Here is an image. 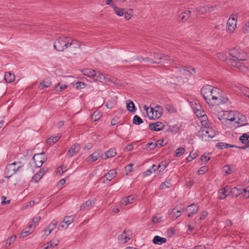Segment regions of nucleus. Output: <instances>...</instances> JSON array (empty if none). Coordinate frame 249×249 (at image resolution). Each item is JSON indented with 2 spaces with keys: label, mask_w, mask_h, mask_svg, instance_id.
I'll use <instances>...</instances> for the list:
<instances>
[{
  "label": "nucleus",
  "mask_w": 249,
  "mask_h": 249,
  "mask_svg": "<svg viewBox=\"0 0 249 249\" xmlns=\"http://www.w3.org/2000/svg\"><path fill=\"white\" fill-rule=\"evenodd\" d=\"M83 74L91 78L93 81H99L108 85L113 84L117 86H123V82L117 78L111 77L109 75H104L99 71H96L90 69L83 70Z\"/></svg>",
  "instance_id": "nucleus-1"
},
{
  "label": "nucleus",
  "mask_w": 249,
  "mask_h": 249,
  "mask_svg": "<svg viewBox=\"0 0 249 249\" xmlns=\"http://www.w3.org/2000/svg\"><path fill=\"white\" fill-rule=\"evenodd\" d=\"M229 54L231 58L228 60L227 63L236 67L240 71L246 72L248 69L243 65L242 61L247 59V54L239 48H234L230 51Z\"/></svg>",
  "instance_id": "nucleus-2"
},
{
  "label": "nucleus",
  "mask_w": 249,
  "mask_h": 249,
  "mask_svg": "<svg viewBox=\"0 0 249 249\" xmlns=\"http://www.w3.org/2000/svg\"><path fill=\"white\" fill-rule=\"evenodd\" d=\"M202 96L207 104L213 106L219 105L220 104L226 103L228 100L227 97L220 96L218 97L216 96H212V94H208L207 96L202 94Z\"/></svg>",
  "instance_id": "nucleus-3"
},
{
  "label": "nucleus",
  "mask_w": 249,
  "mask_h": 249,
  "mask_svg": "<svg viewBox=\"0 0 249 249\" xmlns=\"http://www.w3.org/2000/svg\"><path fill=\"white\" fill-rule=\"evenodd\" d=\"M70 38L62 36L57 38L53 44L54 48L58 51H63L71 46Z\"/></svg>",
  "instance_id": "nucleus-4"
},
{
  "label": "nucleus",
  "mask_w": 249,
  "mask_h": 249,
  "mask_svg": "<svg viewBox=\"0 0 249 249\" xmlns=\"http://www.w3.org/2000/svg\"><path fill=\"white\" fill-rule=\"evenodd\" d=\"M23 166L21 162H14L7 165L4 171L5 178H9Z\"/></svg>",
  "instance_id": "nucleus-5"
},
{
  "label": "nucleus",
  "mask_w": 249,
  "mask_h": 249,
  "mask_svg": "<svg viewBox=\"0 0 249 249\" xmlns=\"http://www.w3.org/2000/svg\"><path fill=\"white\" fill-rule=\"evenodd\" d=\"M35 163V166L37 168H39L42 166L43 163L47 160V157L45 155L44 152L36 154L32 158Z\"/></svg>",
  "instance_id": "nucleus-6"
},
{
  "label": "nucleus",
  "mask_w": 249,
  "mask_h": 249,
  "mask_svg": "<svg viewBox=\"0 0 249 249\" xmlns=\"http://www.w3.org/2000/svg\"><path fill=\"white\" fill-rule=\"evenodd\" d=\"M223 91L221 89L207 85L201 88L200 93H221Z\"/></svg>",
  "instance_id": "nucleus-7"
},
{
  "label": "nucleus",
  "mask_w": 249,
  "mask_h": 249,
  "mask_svg": "<svg viewBox=\"0 0 249 249\" xmlns=\"http://www.w3.org/2000/svg\"><path fill=\"white\" fill-rule=\"evenodd\" d=\"M154 59H152V63L159 64L161 62V60H169V57L168 55H165L161 53H156L153 54Z\"/></svg>",
  "instance_id": "nucleus-8"
},
{
  "label": "nucleus",
  "mask_w": 249,
  "mask_h": 249,
  "mask_svg": "<svg viewBox=\"0 0 249 249\" xmlns=\"http://www.w3.org/2000/svg\"><path fill=\"white\" fill-rule=\"evenodd\" d=\"M35 227L34 226V224L32 223L27 227H26L21 232L20 235V238H25L32 233Z\"/></svg>",
  "instance_id": "nucleus-9"
},
{
  "label": "nucleus",
  "mask_w": 249,
  "mask_h": 249,
  "mask_svg": "<svg viewBox=\"0 0 249 249\" xmlns=\"http://www.w3.org/2000/svg\"><path fill=\"white\" fill-rule=\"evenodd\" d=\"M199 209L197 204L193 203L187 207L186 211L188 213V217H191L193 215L196 214Z\"/></svg>",
  "instance_id": "nucleus-10"
},
{
  "label": "nucleus",
  "mask_w": 249,
  "mask_h": 249,
  "mask_svg": "<svg viewBox=\"0 0 249 249\" xmlns=\"http://www.w3.org/2000/svg\"><path fill=\"white\" fill-rule=\"evenodd\" d=\"M80 148L78 143H75L71 146L68 150L67 155L68 157H71L73 155L79 152Z\"/></svg>",
  "instance_id": "nucleus-11"
},
{
  "label": "nucleus",
  "mask_w": 249,
  "mask_h": 249,
  "mask_svg": "<svg viewBox=\"0 0 249 249\" xmlns=\"http://www.w3.org/2000/svg\"><path fill=\"white\" fill-rule=\"evenodd\" d=\"M164 124L162 122H157L149 124V128L152 131H159L162 130L164 127Z\"/></svg>",
  "instance_id": "nucleus-12"
},
{
  "label": "nucleus",
  "mask_w": 249,
  "mask_h": 249,
  "mask_svg": "<svg viewBox=\"0 0 249 249\" xmlns=\"http://www.w3.org/2000/svg\"><path fill=\"white\" fill-rule=\"evenodd\" d=\"M239 141L243 144L246 145V146L239 147L238 148L242 149H244L247 147H249V135L244 133L239 138Z\"/></svg>",
  "instance_id": "nucleus-13"
},
{
  "label": "nucleus",
  "mask_w": 249,
  "mask_h": 249,
  "mask_svg": "<svg viewBox=\"0 0 249 249\" xmlns=\"http://www.w3.org/2000/svg\"><path fill=\"white\" fill-rule=\"evenodd\" d=\"M202 135L212 138L215 135V131L212 128L208 127L206 129H203L201 131Z\"/></svg>",
  "instance_id": "nucleus-14"
},
{
  "label": "nucleus",
  "mask_w": 249,
  "mask_h": 249,
  "mask_svg": "<svg viewBox=\"0 0 249 249\" xmlns=\"http://www.w3.org/2000/svg\"><path fill=\"white\" fill-rule=\"evenodd\" d=\"M247 188L239 189L237 187H233L231 189V193L233 196L237 197L239 195L242 194L243 193H247Z\"/></svg>",
  "instance_id": "nucleus-15"
},
{
  "label": "nucleus",
  "mask_w": 249,
  "mask_h": 249,
  "mask_svg": "<svg viewBox=\"0 0 249 249\" xmlns=\"http://www.w3.org/2000/svg\"><path fill=\"white\" fill-rule=\"evenodd\" d=\"M236 118H237V120L236 121H235V123L240 124L241 125H245L247 124L246 123L247 119L245 116L238 113H237Z\"/></svg>",
  "instance_id": "nucleus-16"
},
{
  "label": "nucleus",
  "mask_w": 249,
  "mask_h": 249,
  "mask_svg": "<svg viewBox=\"0 0 249 249\" xmlns=\"http://www.w3.org/2000/svg\"><path fill=\"white\" fill-rule=\"evenodd\" d=\"M182 72L185 75L191 76L195 74L196 70L191 67H189L188 68L184 67L182 68Z\"/></svg>",
  "instance_id": "nucleus-17"
},
{
  "label": "nucleus",
  "mask_w": 249,
  "mask_h": 249,
  "mask_svg": "<svg viewBox=\"0 0 249 249\" xmlns=\"http://www.w3.org/2000/svg\"><path fill=\"white\" fill-rule=\"evenodd\" d=\"M94 202L95 201L94 200H87L80 206V210L85 211L88 210L89 208L94 203Z\"/></svg>",
  "instance_id": "nucleus-18"
},
{
  "label": "nucleus",
  "mask_w": 249,
  "mask_h": 249,
  "mask_svg": "<svg viewBox=\"0 0 249 249\" xmlns=\"http://www.w3.org/2000/svg\"><path fill=\"white\" fill-rule=\"evenodd\" d=\"M100 154L96 151L91 154L87 158V161L89 163H92L95 161L100 157Z\"/></svg>",
  "instance_id": "nucleus-19"
},
{
  "label": "nucleus",
  "mask_w": 249,
  "mask_h": 249,
  "mask_svg": "<svg viewBox=\"0 0 249 249\" xmlns=\"http://www.w3.org/2000/svg\"><path fill=\"white\" fill-rule=\"evenodd\" d=\"M111 7L113 8L115 14L118 16L121 17L124 14V8H121L116 6L114 3L111 4Z\"/></svg>",
  "instance_id": "nucleus-20"
},
{
  "label": "nucleus",
  "mask_w": 249,
  "mask_h": 249,
  "mask_svg": "<svg viewBox=\"0 0 249 249\" xmlns=\"http://www.w3.org/2000/svg\"><path fill=\"white\" fill-rule=\"evenodd\" d=\"M134 198L135 197L133 195H130L128 196L123 197L121 201V203L123 205H126L128 203H132L134 199Z\"/></svg>",
  "instance_id": "nucleus-21"
},
{
  "label": "nucleus",
  "mask_w": 249,
  "mask_h": 249,
  "mask_svg": "<svg viewBox=\"0 0 249 249\" xmlns=\"http://www.w3.org/2000/svg\"><path fill=\"white\" fill-rule=\"evenodd\" d=\"M52 82L50 78H47L43 80L42 82L40 83L39 85V88L40 89H43L45 88L50 87L51 85Z\"/></svg>",
  "instance_id": "nucleus-22"
},
{
  "label": "nucleus",
  "mask_w": 249,
  "mask_h": 249,
  "mask_svg": "<svg viewBox=\"0 0 249 249\" xmlns=\"http://www.w3.org/2000/svg\"><path fill=\"white\" fill-rule=\"evenodd\" d=\"M15 75L10 71L5 72L4 79L7 83H11L15 80Z\"/></svg>",
  "instance_id": "nucleus-23"
},
{
  "label": "nucleus",
  "mask_w": 249,
  "mask_h": 249,
  "mask_svg": "<svg viewBox=\"0 0 249 249\" xmlns=\"http://www.w3.org/2000/svg\"><path fill=\"white\" fill-rule=\"evenodd\" d=\"M166 241L167 239L165 238L161 237L158 235L155 236L153 239V242L155 244L161 245L166 242Z\"/></svg>",
  "instance_id": "nucleus-24"
},
{
  "label": "nucleus",
  "mask_w": 249,
  "mask_h": 249,
  "mask_svg": "<svg viewBox=\"0 0 249 249\" xmlns=\"http://www.w3.org/2000/svg\"><path fill=\"white\" fill-rule=\"evenodd\" d=\"M191 11L190 10H186L183 13H181L179 15V19L183 21L186 20L191 16Z\"/></svg>",
  "instance_id": "nucleus-25"
},
{
  "label": "nucleus",
  "mask_w": 249,
  "mask_h": 249,
  "mask_svg": "<svg viewBox=\"0 0 249 249\" xmlns=\"http://www.w3.org/2000/svg\"><path fill=\"white\" fill-rule=\"evenodd\" d=\"M126 108L129 111L131 112H134L136 110L133 102L130 100H128L126 101Z\"/></svg>",
  "instance_id": "nucleus-26"
},
{
  "label": "nucleus",
  "mask_w": 249,
  "mask_h": 249,
  "mask_svg": "<svg viewBox=\"0 0 249 249\" xmlns=\"http://www.w3.org/2000/svg\"><path fill=\"white\" fill-rule=\"evenodd\" d=\"M236 112H234V111H230L228 112L227 119L231 122H235V121H236L237 120V118H236Z\"/></svg>",
  "instance_id": "nucleus-27"
},
{
  "label": "nucleus",
  "mask_w": 249,
  "mask_h": 249,
  "mask_svg": "<svg viewBox=\"0 0 249 249\" xmlns=\"http://www.w3.org/2000/svg\"><path fill=\"white\" fill-rule=\"evenodd\" d=\"M144 108L146 110V113L149 118L154 119V108L153 107H146V106H144Z\"/></svg>",
  "instance_id": "nucleus-28"
},
{
  "label": "nucleus",
  "mask_w": 249,
  "mask_h": 249,
  "mask_svg": "<svg viewBox=\"0 0 249 249\" xmlns=\"http://www.w3.org/2000/svg\"><path fill=\"white\" fill-rule=\"evenodd\" d=\"M116 154L115 149L110 148L105 153L106 159L114 157Z\"/></svg>",
  "instance_id": "nucleus-29"
},
{
  "label": "nucleus",
  "mask_w": 249,
  "mask_h": 249,
  "mask_svg": "<svg viewBox=\"0 0 249 249\" xmlns=\"http://www.w3.org/2000/svg\"><path fill=\"white\" fill-rule=\"evenodd\" d=\"M117 172L114 170H110L108 171V172L106 175V177H107V179L109 181L112 180L115 177Z\"/></svg>",
  "instance_id": "nucleus-30"
},
{
  "label": "nucleus",
  "mask_w": 249,
  "mask_h": 249,
  "mask_svg": "<svg viewBox=\"0 0 249 249\" xmlns=\"http://www.w3.org/2000/svg\"><path fill=\"white\" fill-rule=\"evenodd\" d=\"M67 88V86L66 85L60 82L55 87L54 89L56 92H61Z\"/></svg>",
  "instance_id": "nucleus-31"
},
{
  "label": "nucleus",
  "mask_w": 249,
  "mask_h": 249,
  "mask_svg": "<svg viewBox=\"0 0 249 249\" xmlns=\"http://www.w3.org/2000/svg\"><path fill=\"white\" fill-rule=\"evenodd\" d=\"M60 136H57L56 137H53L52 138H50L47 140V143L50 145L53 144L56 142H57Z\"/></svg>",
  "instance_id": "nucleus-32"
},
{
  "label": "nucleus",
  "mask_w": 249,
  "mask_h": 249,
  "mask_svg": "<svg viewBox=\"0 0 249 249\" xmlns=\"http://www.w3.org/2000/svg\"><path fill=\"white\" fill-rule=\"evenodd\" d=\"M73 219L72 216H66L63 219V223H65L67 226H68L73 222Z\"/></svg>",
  "instance_id": "nucleus-33"
},
{
  "label": "nucleus",
  "mask_w": 249,
  "mask_h": 249,
  "mask_svg": "<svg viewBox=\"0 0 249 249\" xmlns=\"http://www.w3.org/2000/svg\"><path fill=\"white\" fill-rule=\"evenodd\" d=\"M185 151L184 148L180 147L176 150L174 156L176 157H180L184 153Z\"/></svg>",
  "instance_id": "nucleus-34"
},
{
  "label": "nucleus",
  "mask_w": 249,
  "mask_h": 249,
  "mask_svg": "<svg viewBox=\"0 0 249 249\" xmlns=\"http://www.w3.org/2000/svg\"><path fill=\"white\" fill-rule=\"evenodd\" d=\"M117 97L115 96V99H113L111 101H108L106 104V106L107 108H112L117 103L116 100L117 99Z\"/></svg>",
  "instance_id": "nucleus-35"
},
{
  "label": "nucleus",
  "mask_w": 249,
  "mask_h": 249,
  "mask_svg": "<svg viewBox=\"0 0 249 249\" xmlns=\"http://www.w3.org/2000/svg\"><path fill=\"white\" fill-rule=\"evenodd\" d=\"M57 224V221H53L49 225V226L47 227L49 229V231L48 233H47V235H48L51 233L53 229L55 228V227L56 226Z\"/></svg>",
  "instance_id": "nucleus-36"
},
{
  "label": "nucleus",
  "mask_w": 249,
  "mask_h": 249,
  "mask_svg": "<svg viewBox=\"0 0 249 249\" xmlns=\"http://www.w3.org/2000/svg\"><path fill=\"white\" fill-rule=\"evenodd\" d=\"M132 122L135 124L139 125L143 123V120L140 117L136 115L133 117Z\"/></svg>",
  "instance_id": "nucleus-37"
},
{
  "label": "nucleus",
  "mask_w": 249,
  "mask_h": 249,
  "mask_svg": "<svg viewBox=\"0 0 249 249\" xmlns=\"http://www.w3.org/2000/svg\"><path fill=\"white\" fill-rule=\"evenodd\" d=\"M58 244V240H56L55 241H51L47 244V246L45 248V249H48L49 248H53L56 246Z\"/></svg>",
  "instance_id": "nucleus-38"
},
{
  "label": "nucleus",
  "mask_w": 249,
  "mask_h": 249,
  "mask_svg": "<svg viewBox=\"0 0 249 249\" xmlns=\"http://www.w3.org/2000/svg\"><path fill=\"white\" fill-rule=\"evenodd\" d=\"M130 238L124 234H121L118 236V240L123 243H125L128 240H129Z\"/></svg>",
  "instance_id": "nucleus-39"
},
{
  "label": "nucleus",
  "mask_w": 249,
  "mask_h": 249,
  "mask_svg": "<svg viewBox=\"0 0 249 249\" xmlns=\"http://www.w3.org/2000/svg\"><path fill=\"white\" fill-rule=\"evenodd\" d=\"M67 167L66 166L62 165L59 167L57 168L56 171V174L59 175H61L63 173L66 172L67 171Z\"/></svg>",
  "instance_id": "nucleus-40"
},
{
  "label": "nucleus",
  "mask_w": 249,
  "mask_h": 249,
  "mask_svg": "<svg viewBox=\"0 0 249 249\" xmlns=\"http://www.w3.org/2000/svg\"><path fill=\"white\" fill-rule=\"evenodd\" d=\"M43 176V173H42L41 171H40L39 172L36 174L33 177V179L36 182H37V181L40 180V179Z\"/></svg>",
  "instance_id": "nucleus-41"
},
{
  "label": "nucleus",
  "mask_w": 249,
  "mask_h": 249,
  "mask_svg": "<svg viewBox=\"0 0 249 249\" xmlns=\"http://www.w3.org/2000/svg\"><path fill=\"white\" fill-rule=\"evenodd\" d=\"M167 166V164L166 163V161H162L159 165H158L157 169H159V171L160 172L161 171H163Z\"/></svg>",
  "instance_id": "nucleus-42"
},
{
  "label": "nucleus",
  "mask_w": 249,
  "mask_h": 249,
  "mask_svg": "<svg viewBox=\"0 0 249 249\" xmlns=\"http://www.w3.org/2000/svg\"><path fill=\"white\" fill-rule=\"evenodd\" d=\"M16 238V235H13L11 236L10 237L8 238L6 241H5V246H9L12 243H13L15 239Z\"/></svg>",
  "instance_id": "nucleus-43"
},
{
  "label": "nucleus",
  "mask_w": 249,
  "mask_h": 249,
  "mask_svg": "<svg viewBox=\"0 0 249 249\" xmlns=\"http://www.w3.org/2000/svg\"><path fill=\"white\" fill-rule=\"evenodd\" d=\"M220 191L221 195L219 196V198L220 199H224L228 196L226 188L224 187L221 189Z\"/></svg>",
  "instance_id": "nucleus-44"
},
{
  "label": "nucleus",
  "mask_w": 249,
  "mask_h": 249,
  "mask_svg": "<svg viewBox=\"0 0 249 249\" xmlns=\"http://www.w3.org/2000/svg\"><path fill=\"white\" fill-rule=\"evenodd\" d=\"M74 86L76 89H82L86 87V84L83 82H76Z\"/></svg>",
  "instance_id": "nucleus-45"
},
{
  "label": "nucleus",
  "mask_w": 249,
  "mask_h": 249,
  "mask_svg": "<svg viewBox=\"0 0 249 249\" xmlns=\"http://www.w3.org/2000/svg\"><path fill=\"white\" fill-rule=\"evenodd\" d=\"M180 213L181 212L180 210H178L176 208H175L172 210L171 214L174 215L175 218H177L180 215Z\"/></svg>",
  "instance_id": "nucleus-46"
},
{
  "label": "nucleus",
  "mask_w": 249,
  "mask_h": 249,
  "mask_svg": "<svg viewBox=\"0 0 249 249\" xmlns=\"http://www.w3.org/2000/svg\"><path fill=\"white\" fill-rule=\"evenodd\" d=\"M100 117L101 116L100 115L99 113L97 111L94 112L91 116V119L94 121L98 120Z\"/></svg>",
  "instance_id": "nucleus-47"
},
{
  "label": "nucleus",
  "mask_w": 249,
  "mask_h": 249,
  "mask_svg": "<svg viewBox=\"0 0 249 249\" xmlns=\"http://www.w3.org/2000/svg\"><path fill=\"white\" fill-rule=\"evenodd\" d=\"M171 186V184L170 182L168 181H165L164 182H162L160 186V189H164L167 188H169Z\"/></svg>",
  "instance_id": "nucleus-48"
},
{
  "label": "nucleus",
  "mask_w": 249,
  "mask_h": 249,
  "mask_svg": "<svg viewBox=\"0 0 249 249\" xmlns=\"http://www.w3.org/2000/svg\"><path fill=\"white\" fill-rule=\"evenodd\" d=\"M197 156V154L196 153L191 152L189 156L186 158L187 161H191L195 159Z\"/></svg>",
  "instance_id": "nucleus-49"
},
{
  "label": "nucleus",
  "mask_w": 249,
  "mask_h": 249,
  "mask_svg": "<svg viewBox=\"0 0 249 249\" xmlns=\"http://www.w3.org/2000/svg\"><path fill=\"white\" fill-rule=\"evenodd\" d=\"M132 14V9H129L128 12H124V18L126 20H129L131 18Z\"/></svg>",
  "instance_id": "nucleus-50"
},
{
  "label": "nucleus",
  "mask_w": 249,
  "mask_h": 249,
  "mask_svg": "<svg viewBox=\"0 0 249 249\" xmlns=\"http://www.w3.org/2000/svg\"><path fill=\"white\" fill-rule=\"evenodd\" d=\"M165 107L166 109L171 113H173L176 112V109L172 105L167 104L165 106Z\"/></svg>",
  "instance_id": "nucleus-51"
},
{
  "label": "nucleus",
  "mask_w": 249,
  "mask_h": 249,
  "mask_svg": "<svg viewBox=\"0 0 249 249\" xmlns=\"http://www.w3.org/2000/svg\"><path fill=\"white\" fill-rule=\"evenodd\" d=\"M237 20L234 17H230L227 21V24H231L233 25H236Z\"/></svg>",
  "instance_id": "nucleus-52"
},
{
  "label": "nucleus",
  "mask_w": 249,
  "mask_h": 249,
  "mask_svg": "<svg viewBox=\"0 0 249 249\" xmlns=\"http://www.w3.org/2000/svg\"><path fill=\"white\" fill-rule=\"evenodd\" d=\"M161 110H155L154 113V119H158L159 118L162 114V112H161Z\"/></svg>",
  "instance_id": "nucleus-53"
},
{
  "label": "nucleus",
  "mask_w": 249,
  "mask_h": 249,
  "mask_svg": "<svg viewBox=\"0 0 249 249\" xmlns=\"http://www.w3.org/2000/svg\"><path fill=\"white\" fill-rule=\"evenodd\" d=\"M70 43H71V46L75 45L74 47V48H79L81 46L80 43L76 40H71V39L70 38Z\"/></svg>",
  "instance_id": "nucleus-54"
},
{
  "label": "nucleus",
  "mask_w": 249,
  "mask_h": 249,
  "mask_svg": "<svg viewBox=\"0 0 249 249\" xmlns=\"http://www.w3.org/2000/svg\"><path fill=\"white\" fill-rule=\"evenodd\" d=\"M224 169L225 170V172L227 174H230L233 172V169H231L229 165H226L224 166Z\"/></svg>",
  "instance_id": "nucleus-55"
},
{
  "label": "nucleus",
  "mask_w": 249,
  "mask_h": 249,
  "mask_svg": "<svg viewBox=\"0 0 249 249\" xmlns=\"http://www.w3.org/2000/svg\"><path fill=\"white\" fill-rule=\"evenodd\" d=\"M208 170V168L206 166H203L200 168L197 171V173L199 175H202L204 174Z\"/></svg>",
  "instance_id": "nucleus-56"
},
{
  "label": "nucleus",
  "mask_w": 249,
  "mask_h": 249,
  "mask_svg": "<svg viewBox=\"0 0 249 249\" xmlns=\"http://www.w3.org/2000/svg\"><path fill=\"white\" fill-rule=\"evenodd\" d=\"M238 93H249V89L246 87H241L240 91Z\"/></svg>",
  "instance_id": "nucleus-57"
},
{
  "label": "nucleus",
  "mask_w": 249,
  "mask_h": 249,
  "mask_svg": "<svg viewBox=\"0 0 249 249\" xmlns=\"http://www.w3.org/2000/svg\"><path fill=\"white\" fill-rule=\"evenodd\" d=\"M225 142H219L216 145V147L220 149H224L226 148Z\"/></svg>",
  "instance_id": "nucleus-58"
},
{
  "label": "nucleus",
  "mask_w": 249,
  "mask_h": 249,
  "mask_svg": "<svg viewBox=\"0 0 249 249\" xmlns=\"http://www.w3.org/2000/svg\"><path fill=\"white\" fill-rule=\"evenodd\" d=\"M208 213L206 211L203 212L200 214L199 220H202L205 219Z\"/></svg>",
  "instance_id": "nucleus-59"
},
{
  "label": "nucleus",
  "mask_w": 249,
  "mask_h": 249,
  "mask_svg": "<svg viewBox=\"0 0 249 249\" xmlns=\"http://www.w3.org/2000/svg\"><path fill=\"white\" fill-rule=\"evenodd\" d=\"M210 159V158H208L207 157V156H206L205 155V153L201 157V158H200V160H201L203 162H206L207 161H208V160H209Z\"/></svg>",
  "instance_id": "nucleus-60"
},
{
  "label": "nucleus",
  "mask_w": 249,
  "mask_h": 249,
  "mask_svg": "<svg viewBox=\"0 0 249 249\" xmlns=\"http://www.w3.org/2000/svg\"><path fill=\"white\" fill-rule=\"evenodd\" d=\"M119 118L118 117H115L113 118L111 121V124L114 125L119 123Z\"/></svg>",
  "instance_id": "nucleus-61"
},
{
  "label": "nucleus",
  "mask_w": 249,
  "mask_h": 249,
  "mask_svg": "<svg viewBox=\"0 0 249 249\" xmlns=\"http://www.w3.org/2000/svg\"><path fill=\"white\" fill-rule=\"evenodd\" d=\"M148 145L151 149H154L156 147L159 146L158 143H154L153 142H150V143H148Z\"/></svg>",
  "instance_id": "nucleus-62"
},
{
  "label": "nucleus",
  "mask_w": 249,
  "mask_h": 249,
  "mask_svg": "<svg viewBox=\"0 0 249 249\" xmlns=\"http://www.w3.org/2000/svg\"><path fill=\"white\" fill-rule=\"evenodd\" d=\"M133 164H129L125 167V170L128 172H131L132 171Z\"/></svg>",
  "instance_id": "nucleus-63"
},
{
  "label": "nucleus",
  "mask_w": 249,
  "mask_h": 249,
  "mask_svg": "<svg viewBox=\"0 0 249 249\" xmlns=\"http://www.w3.org/2000/svg\"><path fill=\"white\" fill-rule=\"evenodd\" d=\"M243 29L246 32L249 33V21L246 23Z\"/></svg>",
  "instance_id": "nucleus-64"
}]
</instances>
